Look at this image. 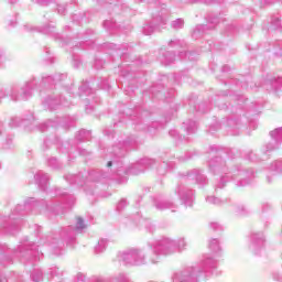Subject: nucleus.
<instances>
[{
	"mask_svg": "<svg viewBox=\"0 0 282 282\" xmlns=\"http://www.w3.org/2000/svg\"><path fill=\"white\" fill-rule=\"evenodd\" d=\"M77 228H85V220H83V218L77 217Z\"/></svg>",
	"mask_w": 282,
	"mask_h": 282,
	"instance_id": "obj_1",
	"label": "nucleus"
},
{
	"mask_svg": "<svg viewBox=\"0 0 282 282\" xmlns=\"http://www.w3.org/2000/svg\"><path fill=\"white\" fill-rule=\"evenodd\" d=\"M111 165H112L111 161H110V162H108L107 166H111Z\"/></svg>",
	"mask_w": 282,
	"mask_h": 282,
	"instance_id": "obj_2",
	"label": "nucleus"
}]
</instances>
